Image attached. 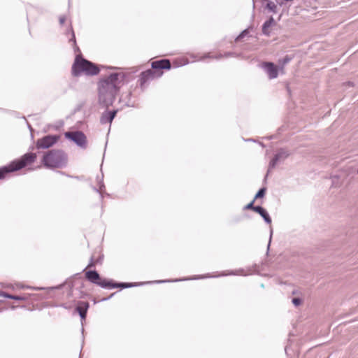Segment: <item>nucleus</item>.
Returning a JSON list of instances; mask_svg holds the SVG:
<instances>
[{
  "label": "nucleus",
  "mask_w": 358,
  "mask_h": 358,
  "mask_svg": "<svg viewBox=\"0 0 358 358\" xmlns=\"http://www.w3.org/2000/svg\"><path fill=\"white\" fill-rule=\"evenodd\" d=\"M123 73L113 72L98 82V102L108 108L114 103L124 79Z\"/></svg>",
  "instance_id": "nucleus-1"
},
{
  "label": "nucleus",
  "mask_w": 358,
  "mask_h": 358,
  "mask_svg": "<svg viewBox=\"0 0 358 358\" xmlns=\"http://www.w3.org/2000/svg\"><path fill=\"white\" fill-rule=\"evenodd\" d=\"M66 35L70 34L69 43H72L75 52L80 53V50L76 44V36L71 26L66 32ZM100 71V68L94 63L85 59L80 54L76 56L75 60L71 66V74L74 77H79L81 75L96 76Z\"/></svg>",
  "instance_id": "nucleus-2"
},
{
  "label": "nucleus",
  "mask_w": 358,
  "mask_h": 358,
  "mask_svg": "<svg viewBox=\"0 0 358 358\" xmlns=\"http://www.w3.org/2000/svg\"><path fill=\"white\" fill-rule=\"evenodd\" d=\"M171 68V62L167 59H162L151 63V69L141 73L138 83L142 90L145 85L155 78H160L163 75V70H169Z\"/></svg>",
  "instance_id": "nucleus-3"
},
{
  "label": "nucleus",
  "mask_w": 358,
  "mask_h": 358,
  "mask_svg": "<svg viewBox=\"0 0 358 358\" xmlns=\"http://www.w3.org/2000/svg\"><path fill=\"white\" fill-rule=\"evenodd\" d=\"M42 163L48 169L64 168L67 165L68 156L62 150L52 149L43 155Z\"/></svg>",
  "instance_id": "nucleus-4"
},
{
  "label": "nucleus",
  "mask_w": 358,
  "mask_h": 358,
  "mask_svg": "<svg viewBox=\"0 0 358 358\" xmlns=\"http://www.w3.org/2000/svg\"><path fill=\"white\" fill-rule=\"evenodd\" d=\"M84 272L85 278L89 282L99 285L103 289L108 288L110 279L101 278L99 273L96 270H89Z\"/></svg>",
  "instance_id": "nucleus-5"
},
{
  "label": "nucleus",
  "mask_w": 358,
  "mask_h": 358,
  "mask_svg": "<svg viewBox=\"0 0 358 358\" xmlns=\"http://www.w3.org/2000/svg\"><path fill=\"white\" fill-rule=\"evenodd\" d=\"M36 159V154L28 152L22 155L20 159L12 161L10 164L14 171H19L28 164L33 163Z\"/></svg>",
  "instance_id": "nucleus-6"
},
{
  "label": "nucleus",
  "mask_w": 358,
  "mask_h": 358,
  "mask_svg": "<svg viewBox=\"0 0 358 358\" xmlns=\"http://www.w3.org/2000/svg\"><path fill=\"white\" fill-rule=\"evenodd\" d=\"M64 136L80 148L85 149L87 148V137L83 131H66L64 133Z\"/></svg>",
  "instance_id": "nucleus-7"
},
{
  "label": "nucleus",
  "mask_w": 358,
  "mask_h": 358,
  "mask_svg": "<svg viewBox=\"0 0 358 358\" xmlns=\"http://www.w3.org/2000/svg\"><path fill=\"white\" fill-rule=\"evenodd\" d=\"M290 152L285 148H280L276 153L274 155L273 159L268 164L267 173L265 176V179L268 176L269 172L274 169L278 163L284 162L289 156Z\"/></svg>",
  "instance_id": "nucleus-8"
},
{
  "label": "nucleus",
  "mask_w": 358,
  "mask_h": 358,
  "mask_svg": "<svg viewBox=\"0 0 358 358\" xmlns=\"http://www.w3.org/2000/svg\"><path fill=\"white\" fill-rule=\"evenodd\" d=\"M59 138L58 135H46L37 140L36 146L38 149H48L55 145Z\"/></svg>",
  "instance_id": "nucleus-9"
},
{
  "label": "nucleus",
  "mask_w": 358,
  "mask_h": 358,
  "mask_svg": "<svg viewBox=\"0 0 358 358\" xmlns=\"http://www.w3.org/2000/svg\"><path fill=\"white\" fill-rule=\"evenodd\" d=\"M89 303L85 301H79L76 303L69 304L62 306L63 308L68 310L71 313H87L89 308Z\"/></svg>",
  "instance_id": "nucleus-10"
},
{
  "label": "nucleus",
  "mask_w": 358,
  "mask_h": 358,
  "mask_svg": "<svg viewBox=\"0 0 358 358\" xmlns=\"http://www.w3.org/2000/svg\"><path fill=\"white\" fill-rule=\"evenodd\" d=\"M0 296H3L8 299H11L14 300V302L12 305V308L15 309L17 308H24L25 307L24 303L27 297L22 296H16V295H11L9 294H7L6 292H0Z\"/></svg>",
  "instance_id": "nucleus-11"
},
{
  "label": "nucleus",
  "mask_w": 358,
  "mask_h": 358,
  "mask_svg": "<svg viewBox=\"0 0 358 358\" xmlns=\"http://www.w3.org/2000/svg\"><path fill=\"white\" fill-rule=\"evenodd\" d=\"M262 68L264 70L269 79L276 78L278 76V67L271 62H264L262 64Z\"/></svg>",
  "instance_id": "nucleus-12"
},
{
  "label": "nucleus",
  "mask_w": 358,
  "mask_h": 358,
  "mask_svg": "<svg viewBox=\"0 0 358 358\" xmlns=\"http://www.w3.org/2000/svg\"><path fill=\"white\" fill-rule=\"evenodd\" d=\"M117 111V110H105L102 113L100 117V123L101 124H106L108 123L110 124L115 117Z\"/></svg>",
  "instance_id": "nucleus-13"
},
{
  "label": "nucleus",
  "mask_w": 358,
  "mask_h": 358,
  "mask_svg": "<svg viewBox=\"0 0 358 358\" xmlns=\"http://www.w3.org/2000/svg\"><path fill=\"white\" fill-rule=\"evenodd\" d=\"M138 285V284H137V283L117 282L113 281V280H110V282H109L108 289H115V288L124 289V288H130V287H136Z\"/></svg>",
  "instance_id": "nucleus-14"
},
{
  "label": "nucleus",
  "mask_w": 358,
  "mask_h": 358,
  "mask_svg": "<svg viewBox=\"0 0 358 358\" xmlns=\"http://www.w3.org/2000/svg\"><path fill=\"white\" fill-rule=\"evenodd\" d=\"M275 24V20L271 16L267 20H266L262 24V33L265 36H269L270 31L268 29Z\"/></svg>",
  "instance_id": "nucleus-15"
},
{
  "label": "nucleus",
  "mask_w": 358,
  "mask_h": 358,
  "mask_svg": "<svg viewBox=\"0 0 358 358\" xmlns=\"http://www.w3.org/2000/svg\"><path fill=\"white\" fill-rule=\"evenodd\" d=\"M192 57L194 58L195 60H197V61H202V60H204L205 59H207V58H213V59H220L222 57H224V54H219L217 55H215V56H213L210 55V53H206L204 54L203 56L201 57H199L197 55H192Z\"/></svg>",
  "instance_id": "nucleus-16"
},
{
  "label": "nucleus",
  "mask_w": 358,
  "mask_h": 358,
  "mask_svg": "<svg viewBox=\"0 0 358 358\" xmlns=\"http://www.w3.org/2000/svg\"><path fill=\"white\" fill-rule=\"evenodd\" d=\"M14 172L10 164L0 167V180L4 179L7 174Z\"/></svg>",
  "instance_id": "nucleus-17"
},
{
  "label": "nucleus",
  "mask_w": 358,
  "mask_h": 358,
  "mask_svg": "<svg viewBox=\"0 0 358 358\" xmlns=\"http://www.w3.org/2000/svg\"><path fill=\"white\" fill-rule=\"evenodd\" d=\"M205 278L204 276L201 275H195L192 278H181V279H174V280H158L157 281V283H162V282H179V281H183V280H198Z\"/></svg>",
  "instance_id": "nucleus-18"
},
{
  "label": "nucleus",
  "mask_w": 358,
  "mask_h": 358,
  "mask_svg": "<svg viewBox=\"0 0 358 358\" xmlns=\"http://www.w3.org/2000/svg\"><path fill=\"white\" fill-rule=\"evenodd\" d=\"M265 8L274 14H275L278 11L277 6L275 4V3L270 0L266 1Z\"/></svg>",
  "instance_id": "nucleus-19"
},
{
  "label": "nucleus",
  "mask_w": 358,
  "mask_h": 358,
  "mask_svg": "<svg viewBox=\"0 0 358 358\" xmlns=\"http://www.w3.org/2000/svg\"><path fill=\"white\" fill-rule=\"evenodd\" d=\"M97 180H98L99 188L97 189L96 187H93V189L95 192H99L100 194L101 198H103L102 191L105 188V185L103 182V176H101V179H99V176H97Z\"/></svg>",
  "instance_id": "nucleus-20"
},
{
  "label": "nucleus",
  "mask_w": 358,
  "mask_h": 358,
  "mask_svg": "<svg viewBox=\"0 0 358 358\" xmlns=\"http://www.w3.org/2000/svg\"><path fill=\"white\" fill-rule=\"evenodd\" d=\"M259 215L264 219V222L266 224L271 223V222H272L271 218L268 213L267 212V210L265 208L264 209L263 212L259 213Z\"/></svg>",
  "instance_id": "nucleus-21"
},
{
  "label": "nucleus",
  "mask_w": 358,
  "mask_h": 358,
  "mask_svg": "<svg viewBox=\"0 0 358 358\" xmlns=\"http://www.w3.org/2000/svg\"><path fill=\"white\" fill-rule=\"evenodd\" d=\"M266 192V187L260 188L258 190V192L256 193V194H255V196L253 199H255L256 201L258 199L263 198L265 196Z\"/></svg>",
  "instance_id": "nucleus-22"
},
{
  "label": "nucleus",
  "mask_w": 358,
  "mask_h": 358,
  "mask_svg": "<svg viewBox=\"0 0 358 358\" xmlns=\"http://www.w3.org/2000/svg\"><path fill=\"white\" fill-rule=\"evenodd\" d=\"M249 34L248 29H245L243 30L235 38L236 41H239L243 39L245 36Z\"/></svg>",
  "instance_id": "nucleus-23"
},
{
  "label": "nucleus",
  "mask_w": 358,
  "mask_h": 358,
  "mask_svg": "<svg viewBox=\"0 0 358 358\" xmlns=\"http://www.w3.org/2000/svg\"><path fill=\"white\" fill-rule=\"evenodd\" d=\"M292 57H290L289 55H285L283 58H282L281 59H280V64L283 66L285 65H286L287 64H288L291 60H292Z\"/></svg>",
  "instance_id": "nucleus-24"
},
{
  "label": "nucleus",
  "mask_w": 358,
  "mask_h": 358,
  "mask_svg": "<svg viewBox=\"0 0 358 358\" xmlns=\"http://www.w3.org/2000/svg\"><path fill=\"white\" fill-rule=\"evenodd\" d=\"M255 202V200L252 199L249 203H248L246 206H245L243 207V210H253L254 207H255V205H254Z\"/></svg>",
  "instance_id": "nucleus-25"
},
{
  "label": "nucleus",
  "mask_w": 358,
  "mask_h": 358,
  "mask_svg": "<svg viewBox=\"0 0 358 358\" xmlns=\"http://www.w3.org/2000/svg\"><path fill=\"white\" fill-rule=\"evenodd\" d=\"M95 264H96V262L94 261V257H91V258L90 259V262H89V264L83 269V271H85L87 268H92V267L95 266Z\"/></svg>",
  "instance_id": "nucleus-26"
},
{
  "label": "nucleus",
  "mask_w": 358,
  "mask_h": 358,
  "mask_svg": "<svg viewBox=\"0 0 358 358\" xmlns=\"http://www.w3.org/2000/svg\"><path fill=\"white\" fill-rule=\"evenodd\" d=\"M292 302L295 306H298L301 304L302 300L299 297H294L292 299Z\"/></svg>",
  "instance_id": "nucleus-27"
},
{
  "label": "nucleus",
  "mask_w": 358,
  "mask_h": 358,
  "mask_svg": "<svg viewBox=\"0 0 358 358\" xmlns=\"http://www.w3.org/2000/svg\"><path fill=\"white\" fill-rule=\"evenodd\" d=\"M224 57H238L239 55L234 52H227L224 54Z\"/></svg>",
  "instance_id": "nucleus-28"
},
{
  "label": "nucleus",
  "mask_w": 358,
  "mask_h": 358,
  "mask_svg": "<svg viewBox=\"0 0 358 358\" xmlns=\"http://www.w3.org/2000/svg\"><path fill=\"white\" fill-rule=\"evenodd\" d=\"M264 208L261 206H255L253 211L256 212L259 215L260 213L263 212Z\"/></svg>",
  "instance_id": "nucleus-29"
},
{
  "label": "nucleus",
  "mask_w": 358,
  "mask_h": 358,
  "mask_svg": "<svg viewBox=\"0 0 358 358\" xmlns=\"http://www.w3.org/2000/svg\"><path fill=\"white\" fill-rule=\"evenodd\" d=\"M243 270L231 271L229 273V275H238Z\"/></svg>",
  "instance_id": "nucleus-30"
},
{
  "label": "nucleus",
  "mask_w": 358,
  "mask_h": 358,
  "mask_svg": "<svg viewBox=\"0 0 358 358\" xmlns=\"http://www.w3.org/2000/svg\"><path fill=\"white\" fill-rule=\"evenodd\" d=\"M65 20H66L65 16H60L59 17V24L61 25H62L64 23Z\"/></svg>",
  "instance_id": "nucleus-31"
},
{
  "label": "nucleus",
  "mask_w": 358,
  "mask_h": 358,
  "mask_svg": "<svg viewBox=\"0 0 358 358\" xmlns=\"http://www.w3.org/2000/svg\"><path fill=\"white\" fill-rule=\"evenodd\" d=\"M272 235H273V229H272V228H271V229H270L269 242H268V248H269V247H270V244H271V241Z\"/></svg>",
  "instance_id": "nucleus-32"
},
{
  "label": "nucleus",
  "mask_w": 358,
  "mask_h": 358,
  "mask_svg": "<svg viewBox=\"0 0 358 358\" xmlns=\"http://www.w3.org/2000/svg\"><path fill=\"white\" fill-rule=\"evenodd\" d=\"M66 282L63 283V284H61L58 286H56V287H51V289H61L62 287H63L64 285H65Z\"/></svg>",
  "instance_id": "nucleus-33"
},
{
  "label": "nucleus",
  "mask_w": 358,
  "mask_h": 358,
  "mask_svg": "<svg viewBox=\"0 0 358 358\" xmlns=\"http://www.w3.org/2000/svg\"><path fill=\"white\" fill-rule=\"evenodd\" d=\"M245 141H250V142H257L256 140L253 139V138H248V139H246Z\"/></svg>",
  "instance_id": "nucleus-34"
},
{
  "label": "nucleus",
  "mask_w": 358,
  "mask_h": 358,
  "mask_svg": "<svg viewBox=\"0 0 358 358\" xmlns=\"http://www.w3.org/2000/svg\"><path fill=\"white\" fill-rule=\"evenodd\" d=\"M113 295H114V294H111V295L108 298L103 299L102 301H106L108 299H110Z\"/></svg>",
  "instance_id": "nucleus-35"
},
{
  "label": "nucleus",
  "mask_w": 358,
  "mask_h": 358,
  "mask_svg": "<svg viewBox=\"0 0 358 358\" xmlns=\"http://www.w3.org/2000/svg\"><path fill=\"white\" fill-rule=\"evenodd\" d=\"M80 315L81 316L82 320H85V319L86 315L82 314V315Z\"/></svg>",
  "instance_id": "nucleus-36"
},
{
  "label": "nucleus",
  "mask_w": 358,
  "mask_h": 358,
  "mask_svg": "<svg viewBox=\"0 0 358 358\" xmlns=\"http://www.w3.org/2000/svg\"><path fill=\"white\" fill-rule=\"evenodd\" d=\"M259 144L262 146V147H264V144L262 142H259Z\"/></svg>",
  "instance_id": "nucleus-37"
},
{
  "label": "nucleus",
  "mask_w": 358,
  "mask_h": 358,
  "mask_svg": "<svg viewBox=\"0 0 358 358\" xmlns=\"http://www.w3.org/2000/svg\"><path fill=\"white\" fill-rule=\"evenodd\" d=\"M224 275H227V274H225L224 273H222V274L219 275V276H224Z\"/></svg>",
  "instance_id": "nucleus-38"
},
{
  "label": "nucleus",
  "mask_w": 358,
  "mask_h": 358,
  "mask_svg": "<svg viewBox=\"0 0 358 358\" xmlns=\"http://www.w3.org/2000/svg\"><path fill=\"white\" fill-rule=\"evenodd\" d=\"M273 138V136H271L269 137H266V138H267V139H272Z\"/></svg>",
  "instance_id": "nucleus-39"
},
{
  "label": "nucleus",
  "mask_w": 358,
  "mask_h": 358,
  "mask_svg": "<svg viewBox=\"0 0 358 358\" xmlns=\"http://www.w3.org/2000/svg\"><path fill=\"white\" fill-rule=\"evenodd\" d=\"M107 69H113L112 66H108Z\"/></svg>",
  "instance_id": "nucleus-40"
},
{
  "label": "nucleus",
  "mask_w": 358,
  "mask_h": 358,
  "mask_svg": "<svg viewBox=\"0 0 358 358\" xmlns=\"http://www.w3.org/2000/svg\"><path fill=\"white\" fill-rule=\"evenodd\" d=\"M99 261H101V257L97 260V262H99Z\"/></svg>",
  "instance_id": "nucleus-41"
},
{
  "label": "nucleus",
  "mask_w": 358,
  "mask_h": 358,
  "mask_svg": "<svg viewBox=\"0 0 358 358\" xmlns=\"http://www.w3.org/2000/svg\"><path fill=\"white\" fill-rule=\"evenodd\" d=\"M62 175H66L64 172H60Z\"/></svg>",
  "instance_id": "nucleus-42"
},
{
  "label": "nucleus",
  "mask_w": 358,
  "mask_h": 358,
  "mask_svg": "<svg viewBox=\"0 0 358 358\" xmlns=\"http://www.w3.org/2000/svg\"><path fill=\"white\" fill-rule=\"evenodd\" d=\"M69 287H70V289H71V287H73V285H69Z\"/></svg>",
  "instance_id": "nucleus-43"
}]
</instances>
